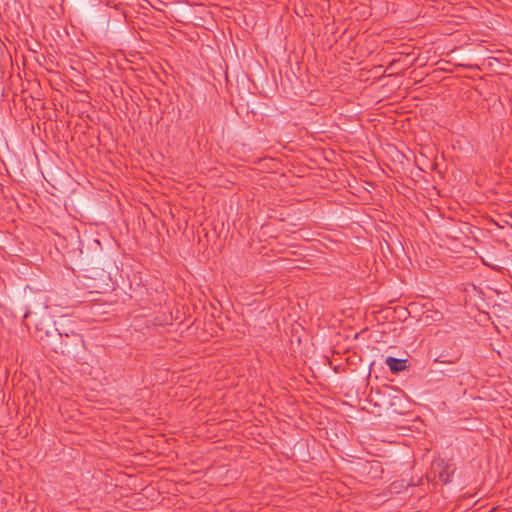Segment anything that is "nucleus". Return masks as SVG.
I'll return each instance as SVG.
<instances>
[{"label": "nucleus", "instance_id": "f257e3e1", "mask_svg": "<svg viewBox=\"0 0 512 512\" xmlns=\"http://www.w3.org/2000/svg\"><path fill=\"white\" fill-rule=\"evenodd\" d=\"M385 363L393 373L400 372L406 368V360L403 359L387 357Z\"/></svg>", "mask_w": 512, "mask_h": 512}]
</instances>
